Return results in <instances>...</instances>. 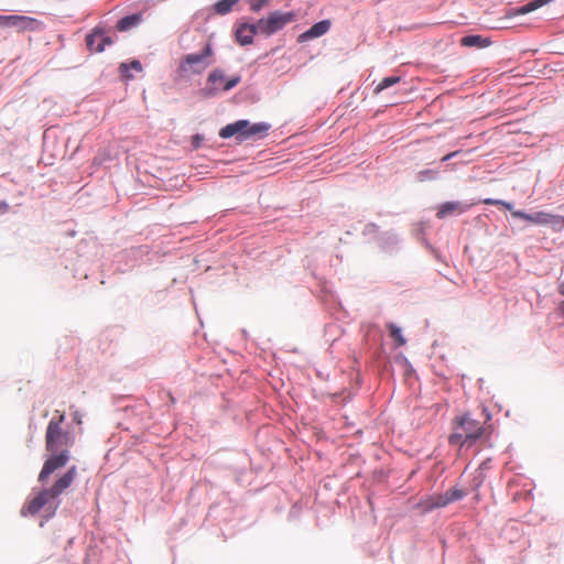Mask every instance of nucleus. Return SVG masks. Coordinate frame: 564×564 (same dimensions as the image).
Here are the masks:
<instances>
[{
	"instance_id": "1",
	"label": "nucleus",
	"mask_w": 564,
	"mask_h": 564,
	"mask_svg": "<svg viewBox=\"0 0 564 564\" xmlns=\"http://www.w3.org/2000/svg\"><path fill=\"white\" fill-rule=\"evenodd\" d=\"M491 420L488 409L484 405L478 413L466 412L455 420L454 433L449 436V444L464 446L466 443L482 436L485 424Z\"/></svg>"
},
{
	"instance_id": "2",
	"label": "nucleus",
	"mask_w": 564,
	"mask_h": 564,
	"mask_svg": "<svg viewBox=\"0 0 564 564\" xmlns=\"http://www.w3.org/2000/svg\"><path fill=\"white\" fill-rule=\"evenodd\" d=\"M67 434L62 432L59 423L51 421L46 431V448L53 454L48 458L39 475V480L44 481L56 469L66 465L67 456Z\"/></svg>"
},
{
	"instance_id": "3",
	"label": "nucleus",
	"mask_w": 564,
	"mask_h": 564,
	"mask_svg": "<svg viewBox=\"0 0 564 564\" xmlns=\"http://www.w3.org/2000/svg\"><path fill=\"white\" fill-rule=\"evenodd\" d=\"M270 128L271 126L265 122L250 123L248 120H238L220 129L219 137L228 139L235 135L241 142L252 135L264 134Z\"/></svg>"
},
{
	"instance_id": "4",
	"label": "nucleus",
	"mask_w": 564,
	"mask_h": 564,
	"mask_svg": "<svg viewBox=\"0 0 564 564\" xmlns=\"http://www.w3.org/2000/svg\"><path fill=\"white\" fill-rule=\"evenodd\" d=\"M70 485V471L65 473L48 490L41 491L24 508L22 514H36L50 500L55 499Z\"/></svg>"
},
{
	"instance_id": "5",
	"label": "nucleus",
	"mask_w": 564,
	"mask_h": 564,
	"mask_svg": "<svg viewBox=\"0 0 564 564\" xmlns=\"http://www.w3.org/2000/svg\"><path fill=\"white\" fill-rule=\"evenodd\" d=\"M214 55V50L210 43H207L200 53H191L185 55L180 65L178 73L181 75L200 74L210 64V57Z\"/></svg>"
},
{
	"instance_id": "6",
	"label": "nucleus",
	"mask_w": 564,
	"mask_h": 564,
	"mask_svg": "<svg viewBox=\"0 0 564 564\" xmlns=\"http://www.w3.org/2000/svg\"><path fill=\"white\" fill-rule=\"evenodd\" d=\"M241 80L239 75L226 79L224 72L220 68L213 69L206 79V86L200 90L203 97H214L220 91H228L236 87Z\"/></svg>"
},
{
	"instance_id": "7",
	"label": "nucleus",
	"mask_w": 564,
	"mask_h": 564,
	"mask_svg": "<svg viewBox=\"0 0 564 564\" xmlns=\"http://www.w3.org/2000/svg\"><path fill=\"white\" fill-rule=\"evenodd\" d=\"M295 20L296 14L294 12H271L267 18L258 20L259 33L265 36H270L282 30L286 24L294 22Z\"/></svg>"
},
{
	"instance_id": "8",
	"label": "nucleus",
	"mask_w": 564,
	"mask_h": 564,
	"mask_svg": "<svg viewBox=\"0 0 564 564\" xmlns=\"http://www.w3.org/2000/svg\"><path fill=\"white\" fill-rule=\"evenodd\" d=\"M512 216L534 225L550 226L554 230H561L564 228V217L560 215H552L545 212L528 214L522 210H517L512 212Z\"/></svg>"
},
{
	"instance_id": "9",
	"label": "nucleus",
	"mask_w": 564,
	"mask_h": 564,
	"mask_svg": "<svg viewBox=\"0 0 564 564\" xmlns=\"http://www.w3.org/2000/svg\"><path fill=\"white\" fill-rule=\"evenodd\" d=\"M42 23L26 15H0V28H13L18 32L37 31Z\"/></svg>"
},
{
	"instance_id": "10",
	"label": "nucleus",
	"mask_w": 564,
	"mask_h": 564,
	"mask_svg": "<svg viewBox=\"0 0 564 564\" xmlns=\"http://www.w3.org/2000/svg\"><path fill=\"white\" fill-rule=\"evenodd\" d=\"M466 496V492L458 488H451L445 494H438L430 496L426 500H424V509L426 511H431L435 508H443L447 505L460 500L463 497Z\"/></svg>"
},
{
	"instance_id": "11",
	"label": "nucleus",
	"mask_w": 564,
	"mask_h": 564,
	"mask_svg": "<svg viewBox=\"0 0 564 564\" xmlns=\"http://www.w3.org/2000/svg\"><path fill=\"white\" fill-rule=\"evenodd\" d=\"M113 43L111 35L104 29H95L86 36V45L90 52L101 53L106 46Z\"/></svg>"
},
{
	"instance_id": "12",
	"label": "nucleus",
	"mask_w": 564,
	"mask_h": 564,
	"mask_svg": "<svg viewBox=\"0 0 564 564\" xmlns=\"http://www.w3.org/2000/svg\"><path fill=\"white\" fill-rule=\"evenodd\" d=\"M332 28L330 20H323L312 25L307 31L299 35L297 42L303 43L326 34Z\"/></svg>"
},
{
	"instance_id": "13",
	"label": "nucleus",
	"mask_w": 564,
	"mask_h": 564,
	"mask_svg": "<svg viewBox=\"0 0 564 564\" xmlns=\"http://www.w3.org/2000/svg\"><path fill=\"white\" fill-rule=\"evenodd\" d=\"M259 33L258 22L254 24L242 23L236 30V39L241 45H249L253 42V36Z\"/></svg>"
},
{
	"instance_id": "14",
	"label": "nucleus",
	"mask_w": 564,
	"mask_h": 564,
	"mask_svg": "<svg viewBox=\"0 0 564 564\" xmlns=\"http://www.w3.org/2000/svg\"><path fill=\"white\" fill-rule=\"evenodd\" d=\"M467 207V205H463L459 202H446L438 207L436 216L440 219H444L451 215L463 214Z\"/></svg>"
},
{
	"instance_id": "15",
	"label": "nucleus",
	"mask_w": 564,
	"mask_h": 564,
	"mask_svg": "<svg viewBox=\"0 0 564 564\" xmlns=\"http://www.w3.org/2000/svg\"><path fill=\"white\" fill-rule=\"evenodd\" d=\"M141 21H142V15L140 13L127 15L117 22L116 28L120 32L129 31L132 28L139 25Z\"/></svg>"
},
{
	"instance_id": "16",
	"label": "nucleus",
	"mask_w": 564,
	"mask_h": 564,
	"mask_svg": "<svg viewBox=\"0 0 564 564\" xmlns=\"http://www.w3.org/2000/svg\"><path fill=\"white\" fill-rule=\"evenodd\" d=\"M460 44L466 47H486L490 45V40L481 35H466L462 37Z\"/></svg>"
},
{
	"instance_id": "17",
	"label": "nucleus",
	"mask_w": 564,
	"mask_h": 564,
	"mask_svg": "<svg viewBox=\"0 0 564 564\" xmlns=\"http://www.w3.org/2000/svg\"><path fill=\"white\" fill-rule=\"evenodd\" d=\"M239 0H219L215 3L214 10L218 14H227L229 13L234 6L238 3Z\"/></svg>"
},
{
	"instance_id": "18",
	"label": "nucleus",
	"mask_w": 564,
	"mask_h": 564,
	"mask_svg": "<svg viewBox=\"0 0 564 564\" xmlns=\"http://www.w3.org/2000/svg\"><path fill=\"white\" fill-rule=\"evenodd\" d=\"M388 329L390 332V336L395 340L397 346L400 347L405 345V338L403 337V335L401 334V329L397 325L389 324Z\"/></svg>"
},
{
	"instance_id": "19",
	"label": "nucleus",
	"mask_w": 564,
	"mask_h": 564,
	"mask_svg": "<svg viewBox=\"0 0 564 564\" xmlns=\"http://www.w3.org/2000/svg\"><path fill=\"white\" fill-rule=\"evenodd\" d=\"M400 82V77L398 76H390V77H386L383 78L376 87L375 91L376 93H380L382 91L383 89L397 84Z\"/></svg>"
},
{
	"instance_id": "20",
	"label": "nucleus",
	"mask_w": 564,
	"mask_h": 564,
	"mask_svg": "<svg viewBox=\"0 0 564 564\" xmlns=\"http://www.w3.org/2000/svg\"><path fill=\"white\" fill-rule=\"evenodd\" d=\"M484 204H486V205H495V206H502L506 209L510 210L511 213L513 212L512 210V204H510L508 202H505V200L486 198V199H484Z\"/></svg>"
},
{
	"instance_id": "21",
	"label": "nucleus",
	"mask_w": 564,
	"mask_h": 564,
	"mask_svg": "<svg viewBox=\"0 0 564 564\" xmlns=\"http://www.w3.org/2000/svg\"><path fill=\"white\" fill-rule=\"evenodd\" d=\"M129 68H132L137 72H141L142 65L139 61H132L130 64H121L120 65V70L122 72V74H126Z\"/></svg>"
},
{
	"instance_id": "22",
	"label": "nucleus",
	"mask_w": 564,
	"mask_h": 564,
	"mask_svg": "<svg viewBox=\"0 0 564 564\" xmlns=\"http://www.w3.org/2000/svg\"><path fill=\"white\" fill-rule=\"evenodd\" d=\"M268 2L269 0H249L250 9L254 12L260 11Z\"/></svg>"
},
{
	"instance_id": "23",
	"label": "nucleus",
	"mask_w": 564,
	"mask_h": 564,
	"mask_svg": "<svg viewBox=\"0 0 564 564\" xmlns=\"http://www.w3.org/2000/svg\"><path fill=\"white\" fill-rule=\"evenodd\" d=\"M9 210V205L6 202H0V215Z\"/></svg>"
},
{
	"instance_id": "24",
	"label": "nucleus",
	"mask_w": 564,
	"mask_h": 564,
	"mask_svg": "<svg viewBox=\"0 0 564 564\" xmlns=\"http://www.w3.org/2000/svg\"><path fill=\"white\" fill-rule=\"evenodd\" d=\"M458 153H459L458 151L451 152V153L446 154V155L442 159V161H448V160H451L452 158L456 156Z\"/></svg>"
},
{
	"instance_id": "25",
	"label": "nucleus",
	"mask_w": 564,
	"mask_h": 564,
	"mask_svg": "<svg viewBox=\"0 0 564 564\" xmlns=\"http://www.w3.org/2000/svg\"><path fill=\"white\" fill-rule=\"evenodd\" d=\"M558 293L564 296V282L558 285Z\"/></svg>"
},
{
	"instance_id": "26",
	"label": "nucleus",
	"mask_w": 564,
	"mask_h": 564,
	"mask_svg": "<svg viewBox=\"0 0 564 564\" xmlns=\"http://www.w3.org/2000/svg\"><path fill=\"white\" fill-rule=\"evenodd\" d=\"M167 397H169V399H170V401H171L172 403H174V402H175V399H174V397L172 395V393H171V392H167Z\"/></svg>"
},
{
	"instance_id": "27",
	"label": "nucleus",
	"mask_w": 564,
	"mask_h": 564,
	"mask_svg": "<svg viewBox=\"0 0 564 564\" xmlns=\"http://www.w3.org/2000/svg\"><path fill=\"white\" fill-rule=\"evenodd\" d=\"M73 421H76L78 424L82 423V420L77 417V414L73 415Z\"/></svg>"
},
{
	"instance_id": "28",
	"label": "nucleus",
	"mask_w": 564,
	"mask_h": 564,
	"mask_svg": "<svg viewBox=\"0 0 564 564\" xmlns=\"http://www.w3.org/2000/svg\"><path fill=\"white\" fill-rule=\"evenodd\" d=\"M560 310H561V312L564 314V301H563V302H561V304H560Z\"/></svg>"
},
{
	"instance_id": "29",
	"label": "nucleus",
	"mask_w": 564,
	"mask_h": 564,
	"mask_svg": "<svg viewBox=\"0 0 564 564\" xmlns=\"http://www.w3.org/2000/svg\"><path fill=\"white\" fill-rule=\"evenodd\" d=\"M194 139L196 140V142H199V137L198 135H195Z\"/></svg>"
},
{
	"instance_id": "30",
	"label": "nucleus",
	"mask_w": 564,
	"mask_h": 564,
	"mask_svg": "<svg viewBox=\"0 0 564 564\" xmlns=\"http://www.w3.org/2000/svg\"><path fill=\"white\" fill-rule=\"evenodd\" d=\"M194 139L196 140V142H199V137L198 135H195Z\"/></svg>"
}]
</instances>
